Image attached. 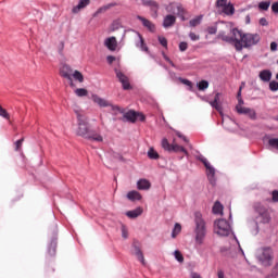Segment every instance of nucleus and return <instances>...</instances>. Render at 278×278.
Segmentation results:
<instances>
[{
    "mask_svg": "<svg viewBox=\"0 0 278 278\" xmlns=\"http://www.w3.org/2000/svg\"><path fill=\"white\" fill-rule=\"evenodd\" d=\"M193 223V233L195 236V243L201 245L203 244V242H205V236H207V224L205 223V219L203 218V214H201V212L197 211L194 213Z\"/></svg>",
    "mask_w": 278,
    "mask_h": 278,
    "instance_id": "obj_1",
    "label": "nucleus"
},
{
    "mask_svg": "<svg viewBox=\"0 0 278 278\" xmlns=\"http://www.w3.org/2000/svg\"><path fill=\"white\" fill-rule=\"evenodd\" d=\"M232 36H227L225 31H220L218 34V38L224 42H228L229 45H233L237 51H242L244 47V34L240 31L238 28H233L231 30Z\"/></svg>",
    "mask_w": 278,
    "mask_h": 278,
    "instance_id": "obj_2",
    "label": "nucleus"
},
{
    "mask_svg": "<svg viewBox=\"0 0 278 278\" xmlns=\"http://www.w3.org/2000/svg\"><path fill=\"white\" fill-rule=\"evenodd\" d=\"M256 258L258 260L261 266L268 268L273 266V260H275V254L271 248L263 247L256 251Z\"/></svg>",
    "mask_w": 278,
    "mask_h": 278,
    "instance_id": "obj_3",
    "label": "nucleus"
},
{
    "mask_svg": "<svg viewBox=\"0 0 278 278\" xmlns=\"http://www.w3.org/2000/svg\"><path fill=\"white\" fill-rule=\"evenodd\" d=\"M75 114L77 116L78 121V136H81V138H87L90 128L88 127V117L84 114V111L76 110Z\"/></svg>",
    "mask_w": 278,
    "mask_h": 278,
    "instance_id": "obj_4",
    "label": "nucleus"
},
{
    "mask_svg": "<svg viewBox=\"0 0 278 278\" xmlns=\"http://www.w3.org/2000/svg\"><path fill=\"white\" fill-rule=\"evenodd\" d=\"M214 232L217 236L227 237L231 233V225L227 219H217L214 223Z\"/></svg>",
    "mask_w": 278,
    "mask_h": 278,
    "instance_id": "obj_5",
    "label": "nucleus"
},
{
    "mask_svg": "<svg viewBox=\"0 0 278 278\" xmlns=\"http://www.w3.org/2000/svg\"><path fill=\"white\" fill-rule=\"evenodd\" d=\"M216 5L220 14L226 16H233L236 14V8L229 2V0H217Z\"/></svg>",
    "mask_w": 278,
    "mask_h": 278,
    "instance_id": "obj_6",
    "label": "nucleus"
},
{
    "mask_svg": "<svg viewBox=\"0 0 278 278\" xmlns=\"http://www.w3.org/2000/svg\"><path fill=\"white\" fill-rule=\"evenodd\" d=\"M91 99L93 101V103H97V105H99V108H112L113 112H118L119 114H123V109H121V106L118 105H112V103H110V101L99 97L98 94H92Z\"/></svg>",
    "mask_w": 278,
    "mask_h": 278,
    "instance_id": "obj_7",
    "label": "nucleus"
},
{
    "mask_svg": "<svg viewBox=\"0 0 278 278\" xmlns=\"http://www.w3.org/2000/svg\"><path fill=\"white\" fill-rule=\"evenodd\" d=\"M166 11L170 14H177L182 21H186V9L179 2H172L166 7Z\"/></svg>",
    "mask_w": 278,
    "mask_h": 278,
    "instance_id": "obj_8",
    "label": "nucleus"
},
{
    "mask_svg": "<svg viewBox=\"0 0 278 278\" xmlns=\"http://www.w3.org/2000/svg\"><path fill=\"white\" fill-rule=\"evenodd\" d=\"M262 37L260 34H245L244 35V48L249 49V47H255V45L260 43Z\"/></svg>",
    "mask_w": 278,
    "mask_h": 278,
    "instance_id": "obj_9",
    "label": "nucleus"
},
{
    "mask_svg": "<svg viewBox=\"0 0 278 278\" xmlns=\"http://www.w3.org/2000/svg\"><path fill=\"white\" fill-rule=\"evenodd\" d=\"M201 162L206 168L207 179L211 181V184H214V181H216V169L212 166V164H210L207 159L203 157L201 159Z\"/></svg>",
    "mask_w": 278,
    "mask_h": 278,
    "instance_id": "obj_10",
    "label": "nucleus"
},
{
    "mask_svg": "<svg viewBox=\"0 0 278 278\" xmlns=\"http://www.w3.org/2000/svg\"><path fill=\"white\" fill-rule=\"evenodd\" d=\"M257 214L258 216L256 217V220L258 223H262L263 225H268V223H270L271 218L268 210L261 207L257 210Z\"/></svg>",
    "mask_w": 278,
    "mask_h": 278,
    "instance_id": "obj_11",
    "label": "nucleus"
},
{
    "mask_svg": "<svg viewBox=\"0 0 278 278\" xmlns=\"http://www.w3.org/2000/svg\"><path fill=\"white\" fill-rule=\"evenodd\" d=\"M60 75L61 77L68 79L72 88L75 86V84H73V68H71L68 65L65 64L61 67Z\"/></svg>",
    "mask_w": 278,
    "mask_h": 278,
    "instance_id": "obj_12",
    "label": "nucleus"
},
{
    "mask_svg": "<svg viewBox=\"0 0 278 278\" xmlns=\"http://www.w3.org/2000/svg\"><path fill=\"white\" fill-rule=\"evenodd\" d=\"M115 75L118 81L122 83L124 90H129L131 88V85L129 84V78L126 75H124V73L121 72V70L115 68Z\"/></svg>",
    "mask_w": 278,
    "mask_h": 278,
    "instance_id": "obj_13",
    "label": "nucleus"
},
{
    "mask_svg": "<svg viewBox=\"0 0 278 278\" xmlns=\"http://www.w3.org/2000/svg\"><path fill=\"white\" fill-rule=\"evenodd\" d=\"M242 86H244V83L241 84L239 87V92L237 94L238 104L236 105V112L238 114H244V101L242 100Z\"/></svg>",
    "mask_w": 278,
    "mask_h": 278,
    "instance_id": "obj_14",
    "label": "nucleus"
},
{
    "mask_svg": "<svg viewBox=\"0 0 278 278\" xmlns=\"http://www.w3.org/2000/svg\"><path fill=\"white\" fill-rule=\"evenodd\" d=\"M222 125L228 131H236V128L238 127V124L229 117H222Z\"/></svg>",
    "mask_w": 278,
    "mask_h": 278,
    "instance_id": "obj_15",
    "label": "nucleus"
},
{
    "mask_svg": "<svg viewBox=\"0 0 278 278\" xmlns=\"http://www.w3.org/2000/svg\"><path fill=\"white\" fill-rule=\"evenodd\" d=\"M134 249V255H136L137 260L144 266L147 262L144 261V254H142V250H140V245L138 244V241H134L132 243Z\"/></svg>",
    "mask_w": 278,
    "mask_h": 278,
    "instance_id": "obj_16",
    "label": "nucleus"
},
{
    "mask_svg": "<svg viewBox=\"0 0 278 278\" xmlns=\"http://www.w3.org/2000/svg\"><path fill=\"white\" fill-rule=\"evenodd\" d=\"M137 18L142 23L143 27H146L148 31H151L152 34L155 33V24H153V22L140 15H138Z\"/></svg>",
    "mask_w": 278,
    "mask_h": 278,
    "instance_id": "obj_17",
    "label": "nucleus"
},
{
    "mask_svg": "<svg viewBox=\"0 0 278 278\" xmlns=\"http://www.w3.org/2000/svg\"><path fill=\"white\" fill-rule=\"evenodd\" d=\"M142 5L151 9V12H154L153 16H157V11L160 10V4L153 0H142Z\"/></svg>",
    "mask_w": 278,
    "mask_h": 278,
    "instance_id": "obj_18",
    "label": "nucleus"
},
{
    "mask_svg": "<svg viewBox=\"0 0 278 278\" xmlns=\"http://www.w3.org/2000/svg\"><path fill=\"white\" fill-rule=\"evenodd\" d=\"M104 45L109 51H116V47H118V41H116V37H109L105 39Z\"/></svg>",
    "mask_w": 278,
    "mask_h": 278,
    "instance_id": "obj_19",
    "label": "nucleus"
},
{
    "mask_svg": "<svg viewBox=\"0 0 278 278\" xmlns=\"http://www.w3.org/2000/svg\"><path fill=\"white\" fill-rule=\"evenodd\" d=\"M88 140H94V142H103V136L94 130H89L87 137Z\"/></svg>",
    "mask_w": 278,
    "mask_h": 278,
    "instance_id": "obj_20",
    "label": "nucleus"
},
{
    "mask_svg": "<svg viewBox=\"0 0 278 278\" xmlns=\"http://www.w3.org/2000/svg\"><path fill=\"white\" fill-rule=\"evenodd\" d=\"M258 77L262 81L268 83L270 79H273V72L269 70H263L260 72Z\"/></svg>",
    "mask_w": 278,
    "mask_h": 278,
    "instance_id": "obj_21",
    "label": "nucleus"
},
{
    "mask_svg": "<svg viewBox=\"0 0 278 278\" xmlns=\"http://www.w3.org/2000/svg\"><path fill=\"white\" fill-rule=\"evenodd\" d=\"M124 118H126L128 123H136L138 121V112L128 111L124 114Z\"/></svg>",
    "mask_w": 278,
    "mask_h": 278,
    "instance_id": "obj_22",
    "label": "nucleus"
},
{
    "mask_svg": "<svg viewBox=\"0 0 278 278\" xmlns=\"http://www.w3.org/2000/svg\"><path fill=\"white\" fill-rule=\"evenodd\" d=\"M176 21H177V17H175V15H167L164 18L163 27H173V25H175Z\"/></svg>",
    "mask_w": 278,
    "mask_h": 278,
    "instance_id": "obj_23",
    "label": "nucleus"
},
{
    "mask_svg": "<svg viewBox=\"0 0 278 278\" xmlns=\"http://www.w3.org/2000/svg\"><path fill=\"white\" fill-rule=\"evenodd\" d=\"M127 199L129 201H141L142 200V195L140 194V192H138L136 190H132V191H129L127 193Z\"/></svg>",
    "mask_w": 278,
    "mask_h": 278,
    "instance_id": "obj_24",
    "label": "nucleus"
},
{
    "mask_svg": "<svg viewBox=\"0 0 278 278\" xmlns=\"http://www.w3.org/2000/svg\"><path fill=\"white\" fill-rule=\"evenodd\" d=\"M138 190H149L151 188V182L147 179H140L137 182Z\"/></svg>",
    "mask_w": 278,
    "mask_h": 278,
    "instance_id": "obj_25",
    "label": "nucleus"
},
{
    "mask_svg": "<svg viewBox=\"0 0 278 278\" xmlns=\"http://www.w3.org/2000/svg\"><path fill=\"white\" fill-rule=\"evenodd\" d=\"M139 42L137 43V47H140L141 51H144L146 53H149V47H147V43H144V38L140 33H137Z\"/></svg>",
    "mask_w": 278,
    "mask_h": 278,
    "instance_id": "obj_26",
    "label": "nucleus"
},
{
    "mask_svg": "<svg viewBox=\"0 0 278 278\" xmlns=\"http://www.w3.org/2000/svg\"><path fill=\"white\" fill-rule=\"evenodd\" d=\"M87 5H90V0H80L78 5L73 8L74 14H77L79 10H84V8H86Z\"/></svg>",
    "mask_w": 278,
    "mask_h": 278,
    "instance_id": "obj_27",
    "label": "nucleus"
},
{
    "mask_svg": "<svg viewBox=\"0 0 278 278\" xmlns=\"http://www.w3.org/2000/svg\"><path fill=\"white\" fill-rule=\"evenodd\" d=\"M116 5V3H109V4H105L101 8H99L97 10V12L93 14V16H99V14H103L105 12H108V10H111V8H114Z\"/></svg>",
    "mask_w": 278,
    "mask_h": 278,
    "instance_id": "obj_28",
    "label": "nucleus"
},
{
    "mask_svg": "<svg viewBox=\"0 0 278 278\" xmlns=\"http://www.w3.org/2000/svg\"><path fill=\"white\" fill-rule=\"evenodd\" d=\"M170 152H174V153H185V155H188V150H186V148H184V147H181L179 144H176V143H172Z\"/></svg>",
    "mask_w": 278,
    "mask_h": 278,
    "instance_id": "obj_29",
    "label": "nucleus"
},
{
    "mask_svg": "<svg viewBox=\"0 0 278 278\" xmlns=\"http://www.w3.org/2000/svg\"><path fill=\"white\" fill-rule=\"evenodd\" d=\"M141 214H142V207H137L136 210L128 211L126 213V216L128 218H138V216H140Z\"/></svg>",
    "mask_w": 278,
    "mask_h": 278,
    "instance_id": "obj_30",
    "label": "nucleus"
},
{
    "mask_svg": "<svg viewBox=\"0 0 278 278\" xmlns=\"http://www.w3.org/2000/svg\"><path fill=\"white\" fill-rule=\"evenodd\" d=\"M55 249H58V238H53L50 242L48 253L49 255L53 256L55 255Z\"/></svg>",
    "mask_w": 278,
    "mask_h": 278,
    "instance_id": "obj_31",
    "label": "nucleus"
},
{
    "mask_svg": "<svg viewBox=\"0 0 278 278\" xmlns=\"http://www.w3.org/2000/svg\"><path fill=\"white\" fill-rule=\"evenodd\" d=\"M220 101V93H216L214 101L211 102L212 108H215V110H217V112H219V114H223L220 112V110H223V108L220 106V104H218V102Z\"/></svg>",
    "mask_w": 278,
    "mask_h": 278,
    "instance_id": "obj_32",
    "label": "nucleus"
},
{
    "mask_svg": "<svg viewBox=\"0 0 278 278\" xmlns=\"http://www.w3.org/2000/svg\"><path fill=\"white\" fill-rule=\"evenodd\" d=\"M201 21H203V15H199L190 20L189 25L190 27H198V25H201Z\"/></svg>",
    "mask_w": 278,
    "mask_h": 278,
    "instance_id": "obj_33",
    "label": "nucleus"
},
{
    "mask_svg": "<svg viewBox=\"0 0 278 278\" xmlns=\"http://www.w3.org/2000/svg\"><path fill=\"white\" fill-rule=\"evenodd\" d=\"M223 204L219 201H216L213 205V214H223Z\"/></svg>",
    "mask_w": 278,
    "mask_h": 278,
    "instance_id": "obj_34",
    "label": "nucleus"
},
{
    "mask_svg": "<svg viewBox=\"0 0 278 278\" xmlns=\"http://www.w3.org/2000/svg\"><path fill=\"white\" fill-rule=\"evenodd\" d=\"M148 157L150 160H160V154L157 153V151H155V149L150 148L148 151Z\"/></svg>",
    "mask_w": 278,
    "mask_h": 278,
    "instance_id": "obj_35",
    "label": "nucleus"
},
{
    "mask_svg": "<svg viewBox=\"0 0 278 278\" xmlns=\"http://www.w3.org/2000/svg\"><path fill=\"white\" fill-rule=\"evenodd\" d=\"M210 88V83L207 80H201L198 83V90H207Z\"/></svg>",
    "mask_w": 278,
    "mask_h": 278,
    "instance_id": "obj_36",
    "label": "nucleus"
},
{
    "mask_svg": "<svg viewBox=\"0 0 278 278\" xmlns=\"http://www.w3.org/2000/svg\"><path fill=\"white\" fill-rule=\"evenodd\" d=\"M181 233V225L180 224H175V227L172 232V238H177Z\"/></svg>",
    "mask_w": 278,
    "mask_h": 278,
    "instance_id": "obj_37",
    "label": "nucleus"
},
{
    "mask_svg": "<svg viewBox=\"0 0 278 278\" xmlns=\"http://www.w3.org/2000/svg\"><path fill=\"white\" fill-rule=\"evenodd\" d=\"M162 147H163L164 151H168L170 153V149L173 148V144H170L168 142V139L164 138L162 140Z\"/></svg>",
    "mask_w": 278,
    "mask_h": 278,
    "instance_id": "obj_38",
    "label": "nucleus"
},
{
    "mask_svg": "<svg viewBox=\"0 0 278 278\" xmlns=\"http://www.w3.org/2000/svg\"><path fill=\"white\" fill-rule=\"evenodd\" d=\"M73 77L76 81H79V84H84V75L79 71H75Z\"/></svg>",
    "mask_w": 278,
    "mask_h": 278,
    "instance_id": "obj_39",
    "label": "nucleus"
},
{
    "mask_svg": "<svg viewBox=\"0 0 278 278\" xmlns=\"http://www.w3.org/2000/svg\"><path fill=\"white\" fill-rule=\"evenodd\" d=\"M75 94L78 97H88V89L78 88L75 90Z\"/></svg>",
    "mask_w": 278,
    "mask_h": 278,
    "instance_id": "obj_40",
    "label": "nucleus"
},
{
    "mask_svg": "<svg viewBox=\"0 0 278 278\" xmlns=\"http://www.w3.org/2000/svg\"><path fill=\"white\" fill-rule=\"evenodd\" d=\"M175 255V260H177V262H179L180 264H184V254H181L180 251L176 250L174 252Z\"/></svg>",
    "mask_w": 278,
    "mask_h": 278,
    "instance_id": "obj_41",
    "label": "nucleus"
},
{
    "mask_svg": "<svg viewBox=\"0 0 278 278\" xmlns=\"http://www.w3.org/2000/svg\"><path fill=\"white\" fill-rule=\"evenodd\" d=\"M0 116H2V118H5L7 121H10V113H8V111L3 109L1 104H0Z\"/></svg>",
    "mask_w": 278,
    "mask_h": 278,
    "instance_id": "obj_42",
    "label": "nucleus"
},
{
    "mask_svg": "<svg viewBox=\"0 0 278 278\" xmlns=\"http://www.w3.org/2000/svg\"><path fill=\"white\" fill-rule=\"evenodd\" d=\"M258 8L260 10H268V8H270V1H262L258 3Z\"/></svg>",
    "mask_w": 278,
    "mask_h": 278,
    "instance_id": "obj_43",
    "label": "nucleus"
},
{
    "mask_svg": "<svg viewBox=\"0 0 278 278\" xmlns=\"http://www.w3.org/2000/svg\"><path fill=\"white\" fill-rule=\"evenodd\" d=\"M245 116H249V118H255V111L251 109H244Z\"/></svg>",
    "mask_w": 278,
    "mask_h": 278,
    "instance_id": "obj_44",
    "label": "nucleus"
},
{
    "mask_svg": "<svg viewBox=\"0 0 278 278\" xmlns=\"http://www.w3.org/2000/svg\"><path fill=\"white\" fill-rule=\"evenodd\" d=\"M268 144H269V147H273L274 149H278V138L269 139Z\"/></svg>",
    "mask_w": 278,
    "mask_h": 278,
    "instance_id": "obj_45",
    "label": "nucleus"
},
{
    "mask_svg": "<svg viewBox=\"0 0 278 278\" xmlns=\"http://www.w3.org/2000/svg\"><path fill=\"white\" fill-rule=\"evenodd\" d=\"M269 89L271 90V92H277L278 90V83L273 80L269 83Z\"/></svg>",
    "mask_w": 278,
    "mask_h": 278,
    "instance_id": "obj_46",
    "label": "nucleus"
},
{
    "mask_svg": "<svg viewBox=\"0 0 278 278\" xmlns=\"http://www.w3.org/2000/svg\"><path fill=\"white\" fill-rule=\"evenodd\" d=\"M159 42L164 47L165 49L168 47V40L165 37H159Z\"/></svg>",
    "mask_w": 278,
    "mask_h": 278,
    "instance_id": "obj_47",
    "label": "nucleus"
},
{
    "mask_svg": "<svg viewBox=\"0 0 278 278\" xmlns=\"http://www.w3.org/2000/svg\"><path fill=\"white\" fill-rule=\"evenodd\" d=\"M269 49H270L271 53H275L277 51V49H278L277 41H271L270 46H269Z\"/></svg>",
    "mask_w": 278,
    "mask_h": 278,
    "instance_id": "obj_48",
    "label": "nucleus"
},
{
    "mask_svg": "<svg viewBox=\"0 0 278 278\" xmlns=\"http://www.w3.org/2000/svg\"><path fill=\"white\" fill-rule=\"evenodd\" d=\"M24 141H25L24 138L17 140V141L15 142V150L21 151V148L23 147V142H24Z\"/></svg>",
    "mask_w": 278,
    "mask_h": 278,
    "instance_id": "obj_49",
    "label": "nucleus"
},
{
    "mask_svg": "<svg viewBox=\"0 0 278 278\" xmlns=\"http://www.w3.org/2000/svg\"><path fill=\"white\" fill-rule=\"evenodd\" d=\"M189 38H190V40H193V42H197V40L201 39V37L194 33H190Z\"/></svg>",
    "mask_w": 278,
    "mask_h": 278,
    "instance_id": "obj_50",
    "label": "nucleus"
},
{
    "mask_svg": "<svg viewBox=\"0 0 278 278\" xmlns=\"http://www.w3.org/2000/svg\"><path fill=\"white\" fill-rule=\"evenodd\" d=\"M188 49V42L182 41L179 43V51H186Z\"/></svg>",
    "mask_w": 278,
    "mask_h": 278,
    "instance_id": "obj_51",
    "label": "nucleus"
},
{
    "mask_svg": "<svg viewBox=\"0 0 278 278\" xmlns=\"http://www.w3.org/2000/svg\"><path fill=\"white\" fill-rule=\"evenodd\" d=\"M216 31H218V28H216V26H211L207 28V34L214 35L216 34Z\"/></svg>",
    "mask_w": 278,
    "mask_h": 278,
    "instance_id": "obj_52",
    "label": "nucleus"
},
{
    "mask_svg": "<svg viewBox=\"0 0 278 278\" xmlns=\"http://www.w3.org/2000/svg\"><path fill=\"white\" fill-rule=\"evenodd\" d=\"M176 136L178 138H181V140H184V142H190V140H188V137L184 136L181 132L177 131Z\"/></svg>",
    "mask_w": 278,
    "mask_h": 278,
    "instance_id": "obj_53",
    "label": "nucleus"
},
{
    "mask_svg": "<svg viewBox=\"0 0 278 278\" xmlns=\"http://www.w3.org/2000/svg\"><path fill=\"white\" fill-rule=\"evenodd\" d=\"M260 25H262V27L268 26V21L266 20V17H262L260 20Z\"/></svg>",
    "mask_w": 278,
    "mask_h": 278,
    "instance_id": "obj_54",
    "label": "nucleus"
},
{
    "mask_svg": "<svg viewBox=\"0 0 278 278\" xmlns=\"http://www.w3.org/2000/svg\"><path fill=\"white\" fill-rule=\"evenodd\" d=\"M128 232H127V228H125V226L122 227V237L126 240V238H128Z\"/></svg>",
    "mask_w": 278,
    "mask_h": 278,
    "instance_id": "obj_55",
    "label": "nucleus"
},
{
    "mask_svg": "<svg viewBox=\"0 0 278 278\" xmlns=\"http://www.w3.org/2000/svg\"><path fill=\"white\" fill-rule=\"evenodd\" d=\"M106 61H108L109 64H112V63L116 62V58L112 56V55H109V56H106Z\"/></svg>",
    "mask_w": 278,
    "mask_h": 278,
    "instance_id": "obj_56",
    "label": "nucleus"
},
{
    "mask_svg": "<svg viewBox=\"0 0 278 278\" xmlns=\"http://www.w3.org/2000/svg\"><path fill=\"white\" fill-rule=\"evenodd\" d=\"M139 118V121H141V123H144V121H146V116H144V114H142V113H137V119Z\"/></svg>",
    "mask_w": 278,
    "mask_h": 278,
    "instance_id": "obj_57",
    "label": "nucleus"
},
{
    "mask_svg": "<svg viewBox=\"0 0 278 278\" xmlns=\"http://www.w3.org/2000/svg\"><path fill=\"white\" fill-rule=\"evenodd\" d=\"M271 11L275 12V14H278V2L271 4Z\"/></svg>",
    "mask_w": 278,
    "mask_h": 278,
    "instance_id": "obj_58",
    "label": "nucleus"
},
{
    "mask_svg": "<svg viewBox=\"0 0 278 278\" xmlns=\"http://www.w3.org/2000/svg\"><path fill=\"white\" fill-rule=\"evenodd\" d=\"M273 201L275 202V203H278V191H273Z\"/></svg>",
    "mask_w": 278,
    "mask_h": 278,
    "instance_id": "obj_59",
    "label": "nucleus"
},
{
    "mask_svg": "<svg viewBox=\"0 0 278 278\" xmlns=\"http://www.w3.org/2000/svg\"><path fill=\"white\" fill-rule=\"evenodd\" d=\"M181 84H185V86H189L190 88H192V81L188 79H181Z\"/></svg>",
    "mask_w": 278,
    "mask_h": 278,
    "instance_id": "obj_60",
    "label": "nucleus"
},
{
    "mask_svg": "<svg viewBox=\"0 0 278 278\" xmlns=\"http://www.w3.org/2000/svg\"><path fill=\"white\" fill-rule=\"evenodd\" d=\"M217 277L218 278H225V271H223V269H218L217 270Z\"/></svg>",
    "mask_w": 278,
    "mask_h": 278,
    "instance_id": "obj_61",
    "label": "nucleus"
},
{
    "mask_svg": "<svg viewBox=\"0 0 278 278\" xmlns=\"http://www.w3.org/2000/svg\"><path fill=\"white\" fill-rule=\"evenodd\" d=\"M115 157H116L117 160L123 161V155H121V154H116Z\"/></svg>",
    "mask_w": 278,
    "mask_h": 278,
    "instance_id": "obj_62",
    "label": "nucleus"
},
{
    "mask_svg": "<svg viewBox=\"0 0 278 278\" xmlns=\"http://www.w3.org/2000/svg\"><path fill=\"white\" fill-rule=\"evenodd\" d=\"M113 27H115V29H118V22H114Z\"/></svg>",
    "mask_w": 278,
    "mask_h": 278,
    "instance_id": "obj_63",
    "label": "nucleus"
},
{
    "mask_svg": "<svg viewBox=\"0 0 278 278\" xmlns=\"http://www.w3.org/2000/svg\"><path fill=\"white\" fill-rule=\"evenodd\" d=\"M247 23H251V17L247 16Z\"/></svg>",
    "mask_w": 278,
    "mask_h": 278,
    "instance_id": "obj_64",
    "label": "nucleus"
}]
</instances>
